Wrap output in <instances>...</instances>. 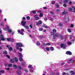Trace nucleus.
I'll return each mask as SVG.
<instances>
[{"instance_id":"17","label":"nucleus","mask_w":75,"mask_h":75,"mask_svg":"<svg viewBox=\"0 0 75 75\" xmlns=\"http://www.w3.org/2000/svg\"><path fill=\"white\" fill-rule=\"evenodd\" d=\"M43 27H45V28H48V27L45 24H43Z\"/></svg>"},{"instance_id":"22","label":"nucleus","mask_w":75,"mask_h":75,"mask_svg":"<svg viewBox=\"0 0 75 75\" xmlns=\"http://www.w3.org/2000/svg\"><path fill=\"white\" fill-rule=\"evenodd\" d=\"M12 66V64H9L8 65V67H11Z\"/></svg>"},{"instance_id":"23","label":"nucleus","mask_w":75,"mask_h":75,"mask_svg":"<svg viewBox=\"0 0 75 75\" xmlns=\"http://www.w3.org/2000/svg\"><path fill=\"white\" fill-rule=\"evenodd\" d=\"M7 40L8 41H11V39L10 38H7Z\"/></svg>"},{"instance_id":"27","label":"nucleus","mask_w":75,"mask_h":75,"mask_svg":"<svg viewBox=\"0 0 75 75\" xmlns=\"http://www.w3.org/2000/svg\"><path fill=\"white\" fill-rule=\"evenodd\" d=\"M49 18L50 20H51V21H53V19H52L51 17H49Z\"/></svg>"},{"instance_id":"25","label":"nucleus","mask_w":75,"mask_h":75,"mask_svg":"<svg viewBox=\"0 0 75 75\" xmlns=\"http://www.w3.org/2000/svg\"><path fill=\"white\" fill-rule=\"evenodd\" d=\"M50 50L51 51H53V50H54V47H51L50 48Z\"/></svg>"},{"instance_id":"18","label":"nucleus","mask_w":75,"mask_h":75,"mask_svg":"<svg viewBox=\"0 0 75 75\" xmlns=\"http://www.w3.org/2000/svg\"><path fill=\"white\" fill-rule=\"evenodd\" d=\"M64 3H67L69 1V0H64Z\"/></svg>"},{"instance_id":"29","label":"nucleus","mask_w":75,"mask_h":75,"mask_svg":"<svg viewBox=\"0 0 75 75\" xmlns=\"http://www.w3.org/2000/svg\"><path fill=\"white\" fill-rule=\"evenodd\" d=\"M46 50L47 51H50V49L49 47H47L46 48Z\"/></svg>"},{"instance_id":"44","label":"nucleus","mask_w":75,"mask_h":75,"mask_svg":"<svg viewBox=\"0 0 75 75\" xmlns=\"http://www.w3.org/2000/svg\"><path fill=\"white\" fill-rule=\"evenodd\" d=\"M32 13H33V14H35L36 13V11H34L32 12Z\"/></svg>"},{"instance_id":"41","label":"nucleus","mask_w":75,"mask_h":75,"mask_svg":"<svg viewBox=\"0 0 75 75\" xmlns=\"http://www.w3.org/2000/svg\"><path fill=\"white\" fill-rule=\"evenodd\" d=\"M63 6L64 7H67V5L65 4H63Z\"/></svg>"},{"instance_id":"52","label":"nucleus","mask_w":75,"mask_h":75,"mask_svg":"<svg viewBox=\"0 0 75 75\" xmlns=\"http://www.w3.org/2000/svg\"><path fill=\"white\" fill-rule=\"evenodd\" d=\"M43 30V29L42 28H40L39 29V31H42Z\"/></svg>"},{"instance_id":"2","label":"nucleus","mask_w":75,"mask_h":75,"mask_svg":"<svg viewBox=\"0 0 75 75\" xmlns=\"http://www.w3.org/2000/svg\"><path fill=\"white\" fill-rule=\"evenodd\" d=\"M26 24V22L24 21H22L21 22V25L23 27H24L25 25Z\"/></svg>"},{"instance_id":"37","label":"nucleus","mask_w":75,"mask_h":75,"mask_svg":"<svg viewBox=\"0 0 75 75\" xmlns=\"http://www.w3.org/2000/svg\"><path fill=\"white\" fill-rule=\"evenodd\" d=\"M3 72H4V70L0 71V73H3Z\"/></svg>"},{"instance_id":"35","label":"nucleus","mask_w":75,"mask_h":75,"mask_svg":"<svg viewBox=\"0 0 75 75\" xmlns=\"http://www.w3.org/2000/svg\"><path fill=\"white\" fill-rule=\"evenodd\" d=\"M26 18L27 20H30V16H28L26 17Z\"/></svg>"},{"instance_id":"16","label":"nucleus","mask_w":75,"mask_h":75,"mask_svg":"<svg viewBox=\"0 0 75 75\" xmlns=\"http://www.w3.org/2000/svg\"><path fill=\"white\" fill-rule=\"evenodd\" d=\"M17 74H18L19 75H20V74H21V71H20L18 70H17Z\"/></svg>"},{"instance_id":"43","label":"nucleus","mask_w":75,"mask_h":75,"mask_svg":"<svg viewBox=\"0 0 75 75\" xmlns=\"http://www.w3.org/2000/svg\"><path fill=\"white\" fill-rule=\"evenodd\" d=\"M25 65V63H22L21 64V65L22 66H24V65Z\"/></svg>"},{"instance_id":"21","label":"nucleus","mask_w":75,"mask_h":75,"mask_svg":"<svg viewBox=\"0 0 75 75\" xmlns=\"http://www.w3.org/2000/svg\"><path fill=\"white\" fill-rule=\"evenodd\" d=\"M19 60L21 62L22 61H23V58L21 57H20L19 58Z\"/></svg>"},{"instance_id":"58","label":"nucleus","mask_w":75,"mask_h":75,"mask_svg":"<svg viewBox=\"0 0 75 75\" xmlns=\"http://www.w3.org/2000/svg\"><path fill=\"white\" fill-rule=\"evenodd\" d=\"M70 27H74V25L72 24H71Z\"/></svg>"},{"instance_id":"61","label":"nucleus","mask_w":75,"mask_h":75,"mask_svg":"<svg viewBox=\"0 0 75 75\" xmlns=\"http://www.w3.org/2000/svg\"><path fill=\"white\" fill-rule=\"evenodd\" d=\"M74 41H75V39H74L72 41V42L73 43H74Z\"/></svg>"},{"instance_id":"63","label":"nucleus","mask_w":75,"mask_h":75,"mask_svg":"<svg viewBox=\"0 0 75 75\" xmlns=\"http://www.w3.org/2000/svg\"><path fill=\"white\" fill-rule=\"evenodd\" d=\"M44 20H45L46 21H47V20H48V18H44Z\"/></svg>"},{"instance_id":"3","label":"nucleus","mask_w":75,"mask_h":75,"mask_svg":"<svg viewBox=\"0 0 75 75\" xmlns=\"http://www.w3.org/2000/svg\"><path fill=\"white\" fill-rule=\"evenodd\" d=\"M6 28L8 33H11V32H12V30L11 29H10V28L8 26H7Z\"/></svg>"},{"instance_id":"32","label":"nucleus","mask_w":75,"mask_h":75,"mask_svg":"<svg viewBox=\"0 0 75 75\" xmlns=\"http://www.w3.org/2000/svg\"><path fill=\"white\" fill-rule=\"evenodd\" d=\"M67 45H71V42H67Z\"/></svg>"},{"instance_id":"48","label":"nucleus","mask_w":75,"mask_h":75,"mask_svg":"<svg viewBox=\"0 0 75 75\" xmlns=\"http://www.w3.org/2000/svg\"><path fill=\"white\" fill-rule=\"evenodd\" d=\"M37 45H40V43H39V42H37Z\"/></svg>"},{"instance_id":"14","label":"nucleus","mask_w":75,"mask_h":75,"mask_svg":"<svg viewBox=\"0 0 75 75\" xmlns=\"http://www.w3.org/2000/svg\"><path fill=\"white\" fill-rule=\"evenodd\" d=\"M67 11H64L62 12V15H65V14H67Z\"/></svg>"},{"instance_id":"15","label":"nucleus","mask_w":75,"mask_h":75,"mask_svg":"<svg viewBox=\"0 0 75 75\" xmlns=\"http://www.w3.org/2000/svg\"><path fill=\"white\" fill-rule=\"evenodd\" d=\"M3 54H7V51H6V50H4L3 52Z\"/></svg>"},{"instance_id":"26","label":"nucleus","mask_w":75,"mask_h":75,"mask_svg":"<svg viewBox=\"0 0 75 75\" xmlns=\"http://www.w3.org/2000/svg\"><path fill=\"white\" fill-rule=\"evenodd\" d=\"M57 36H56L55 35H54L53 36V40H55V38H56V37Z\"/></svg>"},{"instance_id":"19","label":"nucleus","mask_w":75,"mask_h":75,"mask_svg":"<svg viewBox=\"0 0 75 75\" xmlns=\"http://www.w3.org/2000/svg\"><path fill=\"white\" fill-rule=\"evenodd\" d=\"M43 16V14L42 13H40L39 17H42Z\"/></svg>"},{"instance_id":"12","label":"nucleus","mask_w":75,"mask_h":75,"mask_svg":"<svg viewBox=\"0 0 75 75\" xmlns=\"http://www.w3.org/2000/svg\"><path fill=\"white\" fill-rule=\"evenodd\" d=\"M34 17L36 20H38L40 19V17L37 16V15H35Z\"/></svg>"},{"instance_id":"36","label":"nucleus","mask_w":75,"mask_h":75,"mask_svg":"<svg viewBox=\"0 0 75 75\" xmlns=\"http://www.w3.org/2000/svg\"><path fill=\"white\" fill-rule=\"evenodd\" d=\"M50 45H51V44L50 43H46V45L47 46Z\"/></svg>"},{"instance_id":"11","label":"nucleus","mask_w":75,"mask_h":75,"mask_svg":"<svg viewBox=\"0 0 75 75\" xmlns=\"http://www.w3.org/2000/svg\"><path fill=\"white\" fill-rule=\"evenodd\" d=\"M74 62V60L73 59H70L69 60V64H70V63H73Z\"/></svg>"},{"instance_id":"34","label":"nucleus","mask_w":75,"mask_h":75,"mask_svg":"<svg viewBox=\"0 0 75 75\" xmlns=\"http://www.w3.org/2000/svg\"><path fill=\"white\" fill-rule=\"evenodd\" d=\"M19 34H21V35H24V33L21 31L19 33Z\"/></svg>"},{"instance_id":"24","label":"nucleus","mask_w":75,"mask_h":75,"mask_svg":"<svg viewBox=\"0 0 75 75\" xmlns=\"http://www.w3.org/2000/svg\"><path fill=\"white\" fill-rule=\"evenodd\" d=\"M13 68L16 69V68H17V65H16L15 64H13Z\"/></svg>"},{"instance_id":"64","label":"nucleus","mask_w":75,"mask_h":75,"mask_svg":"<svg viewBox=\"0 0 75 75\" xmlns=\"http://www.w3.org/2000/svg\"><path fill=\"white\" fill-rule=\"evenodd\" d=\"M21 30L22 31H23L24 32V29H22Z\"/></svg>"},{"instance_id":"7","label":"nucleus","mask_w":75,"mask_h":75,"mask_svg":"<svg viewBox=\"0 0 75 75\" xmlns=\"http://www.w3.org/2000/svg\"><path fill=\"white\" fill-rule=\"evenodd\" d=\"M36 23L37 25H39L42 24V21H39L38 22H36Z\"/></svg>"},{"instance_id":"28","label":"nucleus","mask_w":75,"mask_h":75,"mask_svg":"<svg viewBox=\"0 0 75 75\" xmlns=\"http://www.w3.org/2000/svg\"><path fill=\"white\" fill-rule=\"evenodd\" d=\"M55 36L56 37H59V34L57 33H56L55 35Z\"/></svg>"},{"instance_id":"50","label":"nucleus","mask_w":75,"mask_h":75,"mask_svg":"<svg viewBox=\"0 0 75 75\" xmlns=\"http://www.w3.org/2000/svg\"><path fill=\"white\" fill-rule=\"evenodd\" d=\"M56 8H58L59 7V6H58V4H57L56 5Z\"/></svg>"},{"instance_id":"20","label":"nucleus","mask_w":75,"mask_h":75,"mask_svg":"<svg viewBox=\"0 0 75 75\" xmlns=\"http://www.w3.org/2000/svg\"><path fill=\"white\" fill-rule=\"evenodd\" d=\"M67 30L68 32H69V33H71V29H69V28L67 29Z\"/></svg>"},{"instance_id":"54","label":"nucleus","mask_w":75,"mask_h":75,"mask_svg":"<svg viewBox=\"0 0 75 75\" xmlns=\"http://www.w3.org/2000/svg\"><path fill=\"white\" fill-rule=\"evenodd\" d=\"M51 35H55V34H54V33H53V32H52L51 33Z\"/></svg>"},{"instance_id":"30","label":"nucleus","mask_w":75,"mask_h":75,"mask_svg":"<svg viewBox=\"0 0 75 75\" xmlns=\"http://www.w3.org/2000/svg\"><path fill=\"white\" fill-rule=\"evenodd\" d=\"M28 68H32V69L33 68V67L32 66V65H31L28 66Z\"/></svg>"},{"instance_id":"60","label":"nucleus","mask_w":75,"mask_h":75,"mask_svg":"<svg viewBox=\"0 0 75 75\" xmlns=\"http://www.w3.org/2000/svg\"><path fill=\"white\" fill-rule=\"evenodd\" d=\"M43 45H45V46H46V44L45 43H43Z\"/></svg>"},{"instance_id":"59","label":"nucleus","mask_w":75,"mask_h":75,"mask_svg":"<svg viewBox=\"0 0 75 75\" xmlns=\"http://www.w3.org/2000/svg\"><path fill=\"white\" fill-rule=\"evenodd\" d=\"M30 72H33V69H30Z\"/></svg>"},{"instance_id":"53","label":"nucleus","mask_w":75,"mask_h":75,"mask_svg":"<svg viewBox=\"0 0 75 75\" xmlns=\"http://www.w3.org/2000/svg\"><path fill=\"white\" fill-rule=\"evenodd\" d=\"M59 24L60 26H62V24L61 23H59Z\"/></svg>"},{"instance_id":"49","label":"nucleus","mask_w":75,"mask_h":75,"mask_svg":"<svg viewBox=\"0 0 75 75\" xmlns=\"http://www.w3.org/2000/svg\"><path fill=\"white\" fill-rule=\"evenodd\" d=\"M16 50H19V48L18 47V46H16Z\"/></svg>"},{"instance_id":"31","label":"nucleus","mask_w":75,"mask_h":75,"mask_svg":"<svg viewBox=\"0 0 75 75\" xmlns=\"http://www.w3.org/2000/svg\"><path fill=\"white\" fill-rule=\"evenodd\" d=\"M18 68V69H21V66H18V67H17Z\"/></svg>"},{"instance_id":"5","label":"nucleus","mask_w":75,"mask_h":75,"mask_svg":"<svg viewBox=\"0 0 75 75\" xmlns=\"http://www.w3.org/2000/svg\"><path fill=\"white\" fill-rule=\"evenodd\" d=\"M16 46H18L19 47H22L23 44L21 43H16Z\"/></svg>"},{"instance_id":"38","label":"nucleus","mask_w":75,"mask_h":75,"mask_svg":"<svg viewBox=\"0 0 75 75\" xmlns=\"http://www.w3.org/2000/svg\"><path fill=\"white\" fill-rule=\"evenodd\" d=\"M50 75H54V73L53 72H51Z\"/></svg>"},{"instance_id":"33","label":"nucleus","mask_w":75,"mask_h":75,"mask_svg":"<svg viewBox=\"0 0 75 75\" xmlns=\"http://www.w3.org/2000/svg\"><path fill=\"white\" fill-rule=\"evenodd\" d=\"M8 49L9 51H11L12 50H13V48H12V47H10Z\"/></svg>"},{"instance_id":"62","label":"nucleus","mask_w":75,"mask_h":75,"mask_svg":"<svg viewBox=\"0 0 75 75\" xmlns=\"http://www.w3.org/2000/svg\"><path fill=\"white\" fill-rule=\"evenodd\" d=\"M43 9H45H45H47V7H43Z\"/></svg>"},{"instance_id":"6","label":"nucleus","mask_w":75,"mask_h":75,"mask_svg":"<svg viewBox=\"0 0 75 75\" xmlns=\"http://www.w3.org/2000/svg\"><path fill=\"white\" fill-rule=\"evenodd\" d=\"M73 9H72L71 8H69V11H73V12H75V8L74 7H73Z\"/></svg>"},{"instance_id":"57","label":"nucleus","mask_w":75,"mask_h":75,"mask_svg":"<svg viewBox=\"0 0 75 75\" xmlns=\"http://www.w3.org/2000/svg\"><path fill=\"white\" fill-rule=\"evenodd\" d=\"M55 1H53L52 2V4H55Z\"/></svg>"},{"instance_id":"56","label":"nucleus","mask_w":75,"mask_h":75,"mask_svg":"<svg viewBox=\"0 0 75 75\" xmlns=\"http://www.w3.org/2000/svg\"><path fill=\"white\" fill-rule=\"evenodd\" d=\"M22 20H25V18L24 17H23Z\"/></svg>"},{"instance_id":"51","label":"nucleus","mask_w":75,"mask_h":75,"mask_svg":"<svg viewBox=\"0 0 75 75\" xmlns=\"http://www.w3.org/2000/svg\"><path fill=\"white\" fill-rule=\"evenodd\" d=\"M59 11H60L59 9H57L56 10V12H57V13L59 12Z\"/></svg>"},{"instance_id":"8","label":"nucleus","mask_w":75,"mask_h":75,"mask_svg":"<svg viewBox=\"0 0 75 75\" xmlns=\"http://www.w3.org/2000/svg\"><path fill=\"white\" fill-rule=\"evenodd\" d=\"M64 21L65 22V23H68L69 21V18H65L64 19Z\"/></svg>"},{"instance_id":"55","label":"nucleus","mask_w":75,"mask_h":75,"mask_svg":"<svg viewBox=\"0 0 75 75\" xmlns=\"http://www.w3.org/2000/svg\"><path fill=\"white\" fill-rule=\"evenodd\" d=\"M11 42H13V41H14V39L13 38L11 39Z\"/></svg>"},{"instance_id":"46","label":"nucleus","mask_w":75,"mask_h":75,"mask_svg":"<svg viewBox=\"0 0 75 75\" xmlns=\"http://www.w3.org/2000/svg\"><path fill=\"white\" fill-rule=\"evenodd\" d=\"M73 73H74V71H70V74H72Z\"/></svg>"},{"instance_id":"39","label":"nucleus","mask_w":75,"mask_h":75,"mask_svg":"<svg viewBox=\"0 0 75 75\" xmlns=\"http://www.w3.org/2000/svg\"><path fill=\"white\" fill-rule=\"evenodd\" d=\"M52 31L53 32V33H55V32H56V30H55V29H54L52 30Z\"/></svg>"},{"instance_id":"13","label":"nucleus","mask_w":75,"mask_h":75,"mask_svg":"<svg viewBox=\"0 0 75 75\" xmlns=\"http://www.w3.org/2000/svg\"><path fill=\"white\" fill-rule=\"evenodd\" d=\"M23 27H24L25 28H26V29H27V30H28V29H29L30 28H29V26H28V25H25Z\"/></svg>"},{"instance_id":"42","label":"nucleus","mask_w":75,"mask_h":75,"mask_svg":"<svg viewBox=\"0 0 75 75\" xmlns=\"http://www.w3.org/2000/svg\"><path fill=\"white\" fill-rule=\"evenodd\" d=\"M29 27L31 28H33V26H32V25L30 24L29 25Z\"/></svg>"},{"instance_id":"1","label":"nucleus","mask_w":75,"mask_h":75,"mask_svg":"<svg viewBox=\"0 0 75 75\" xmlns=\"http://www.w3.org/2000/svg\"><path fill=\"white\" fill-rule=\"evenodd\" d=\"M14 61L16 62H17L18 61V59H17V58H15L13 60L12 59H10L11 63H14Z\"/></svg>"},{"instance_id":"45","label":"nucleus","mask_w":75,"mask_h":75,"mask_svg":"<svg viewBox=\"0 0 75 75\" xmlns=\"http://www.w3.org/2000/svg\"><path fill=\"white\" fill-rule=\"evenodd\" d=\"M5 69H6V70H7L8 71H9L10 70L9 68H6Z\"/></svg>"},{"instance_id":"40","label":"nucleus","mask_w":75,"mask_h":75,"mask_svg":"<svg viewBox=\"0 0 75 75\" xmlns=\"http://www.w3.org/2000/svg\"><path fill=\"white\" fill-rule=\"evenodd\" d=\"M23 51V49L22 48H20L19 49V51L20 52H21Z\"/></svg>"},{"instance_id":"9","label":"nucleus","mask_w":75,"mask_h":75,"mask_svg":"<svg viewBox=\"0 0 75 75\" xmlns=\"http://www.w3.org/2000/svg\"><path fill=\"white\" fill-rule=\"evenodd\" d=\"M0 38L1 39V40L2 41H4V36L3 35H0Z\"/></svg>"},{"instance_id":"10","label":"nucleus","mask_w":75,"mask_h":75,"mask_svg":"<svg viewBox=\"0 0 75 75\" xmlns=\"http://www.w3.org/2000/svg\"><path fill=\"white\" fill-rule=\"evenodd\" d=\"M66 54H67V55H72V52L69 51L66 52Z\"/></svg>"},{"instance_id":"4","label":"nucleus","mask_w":75,"mask_h":75,"mask_svg":"<svg viewBox=\"0 0 75 75\" xmlns=\"http://www.w3.org/2000/svg\"><path fill=\"white\" fill-rule=\"evenodd\" d=\"M60 47L62 48H65L66 47V44L62 43L61 44Z\"/></svg>"},{"instance_id":"47","label":"nucleus","mask_w":75,"mask_h":75,"mask_svg":"<svg viewBox=\"0 0 75 75\" xmlns=\"http://www.w3.org/2000/svg\"><path fill=\"white\" fill-rule=\"evenodd\" d=\"M19 57H23V55L21 54V53H19Z\"/></svg>"}]
</instances>
